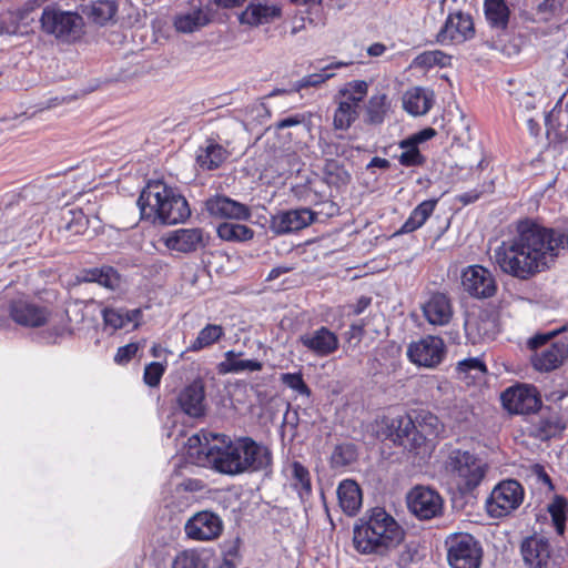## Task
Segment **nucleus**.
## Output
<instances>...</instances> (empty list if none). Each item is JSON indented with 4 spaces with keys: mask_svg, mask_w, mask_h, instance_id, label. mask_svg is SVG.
<instances>
[{
    "mask_svg": "<svg viewBox=\"0 0 568 568\" xmlns=\"http://www.w3.org/2000/svg\"><path fill=\"white\" fill-rule=\"evenodd\" d=\"M353 61H335L321 69L317 73L303 77L295 83V90L301 91L310 87H318L334 77V70L352 65Z\"/></svg>",
    "mask_w": 568,
    "mask_h": 568,
    "instance_id": "obj_38",
    "label": "nucleus"
},
{
    "mask_svg": "<svg viewBox=\"0 0 568 568\" xmlns=\"http://www.w3.org/2000/svg\"><path fill=\"white\" fill-rule=\"evenodd\" d=\"M409 511L420 520H429L443 513L442 496L429 487L416 486L407 495Z\"/></svg>",
    "mask_w": 568,
    "mask_h": 568,
    "instance_id": "obj_12",
    "label": "nucleus"
},
{
    "mask_svg": "<svg viewBox=\"0 0 568 568\" xmlns=\"http://www.w3.org/2000/svg\"><path fill=\"white\" fill-rule=\"evenodd\" d=\"M387 435L397 445L408 450H417L420 444H415L417 430L412 414L393 417L387 423Z\"/></svg>",
    "mask_w": 568,
    "mask_h": 568,
    "instance_id": "obj_23",
    "label": "nucleus"
},
{
    "mask_svg": "<svg viewBox=\"0 0 568 568\" xmlns=\"http://www.w3.org/2000/svg\"><path fill=\"white\" fill-rule=\"evenodd\" d=\"M138 206L141 217L152 223L178 224L191 215L185 197L162 181L146 184L140 193Z\"/></svg>",
    "mask_w": 568,
    "mask_h": 568,
    "instance_id": "obj_4",
    "label": "nucleus"
},
{
    "mask_svg": "<svg viewBox=\"0 0 568 568\" xmlns=\"http://www.w3.org/2000/svg\"><path fill=\"white\" fill-rule=\"evenodd\" d=\"M42 30L55 38L71 42L83 33V17L72 11H63L53 6H47L40 18Z\"/></svg>",
    "mask_w": 568,
    "mask_h": 568,
    "instance_id": "obj_6",
    "label": "nucleus"
},
{
    "mask_svg": "<svg viewBox=\"0 0 568 568\" xmlns=\"http://www.w3.org/2000/svg\"><path fill=\"white\" fill-rule=\"evenodd\" d=\"M306 116L302 113H295L286 118L280 119L274 123L276 130H284L286 128L295 126L305 123Z\"/></svg>",
    "mask_w": 568,
    "mask_h": 568,
    "instance_id": "obj_58",
    "label": "nucleus"
},
{
    "mask_svg": "<svg viewBox=\"0 0 568 568\" xmlns=\"http://www.w3.org/2000/svg\"><path fill=\"white\" fill-rule=\"evenodd\" d=\"M568 0H544L537 6V13L542 14L544 21H549L562 12Z\"/></svg>",
    "mask_w": 568,
    "mask_h": 568,
    "instance_id": "obj_54",
    "label": "nucleus"
},
{
    "mask_svg": "<svg viewBox=\"0 0 568 568\" xmlns=\"http://www.w3.org/2000/svg\"><path fill=\"white\" fill-rule=\"evenodd\" d=\"M524 497L525 490L518 480H501L487 498L486 510L491 518H503L519 508Z\"/></svg>",
    "mask_w": 568,
    "mask_h": 568,
    "instance_id": "obj_9",
    "label": "nucleus"
},
{
    "mask_svg": "<svg viewBox=\"0 0 568 568\" xmlns=\"http://www.w3.org/2000/svg\"><path fill=\"white\" fill-rule=\"evenodd\" d=\"M224 335V328L221 325L207 324L199 333L196 338L189 345V352H199L210 347Z\"/></svg>",
    "mask_w": 568,
    "mask_h": 568,
    "instance_id": "obj_43",
    "label": "nucleus"
},
{
    "mask_svg": "<svg viewBox=\"0 0 568 568\" xmlns=\"http://www.w3.org/2000/svg\"><path fill=\"white\" fill-rule=\"evenodd\" d=\"M567 507L568 503L566 498L561 496H556L554 500L548 505V513L550 514L555 530L559 536H562L566 530Z\"/></svg>",
    "mask_w": 568,
    "mask_h": 568,
    "instance_id": "obj_47",
    "label": "nucleus"
},
{
    "mask_svg": "<svg viewBox=\"0 0 568 568\" xmlns=\"http://www.w3.org/2000/svg\"><path fill=\"white\" fill-rule=\"evenodd\" d=\"M60 229L72 235L83 234L88 229V219L80 210H68L62 215Z\"/></svg>",
    "mask_w": 568,
    "mask_h": 568,
    "instance_id": "obj_45",
    "label": "nucleus"
},
{
    "mask_svg": "<svg viewBox=\"0 0 568 568\" xmlns=\"http://www.w3.org/2000/svg\"><path fill=\"white\" fill-rule=\"evenodd\" d=\"M458 199L459 202L467 205L477 201L479 199V193H477L476 191L465 192L460 194Z\"/></svg>",
    "mask_w": 568,
    "mask_h": 568,
    "instance_id": "obj_64",
    "label": "nucleus"
},
{
    "mask_svg": "<svg viewBox=\"0 0 568 568\" xmlns=\"http://www.w3.org/2000/svg\"><path fill=\"white\" fill-rule=\"evenodd\" d=\"M445 468L457 491L464 497H475L485 480L489 466L477 454L459 448L450 450Z\"/></svg>",
    "mask_w": 568,
    "mask_h": 568,
    "instance_id": "obj_5",
    "label": "nucleus"
},
{
    "mask_svg": "<svg viewBox=\"0 0 568 568\" xmlns=\"http://www.w3.org/2000/svg\"><path fill=\"white\" fill-rule=\"evenodd\" d=\"M446 354L444 341L438 336H425L409 344L407 356L418 366L434 368L438 366Z\"/></svg>",
    "mask_w": 568,
    "mask_h": 568,
    "instance_id": "obj_15",
    "label": "nucleus"
},
{
    "mask_svg": "<svg viewBox=\"0 0 568 568\" xmlns=\"http://www.w3.org/2000/svg\"><path fill=\"white\" fill-rule=\"evenodd\" d=\"M282 383L292 388L293 390L297 392L300 395L310 396L311 389L306 385V383L303 379V375L301 373H285L281 375Z\"/></svg>",
    "mask_w": 568,
    "mask_h": 568,
    "instance_id": "obj_55",
    "label": "nucleus"
},
{
    "mask_svg": "<svg viewBox=\"0 0 568 568\" xmlns=\"http://www.w3.org/2000/svg\"><path fill=\"white\" fill-rule=\"evenodd\" d=\"M292 268L287 266H276L272 268L266 277V281H274L281 275L288 273Z\"/></svg>",
    "mask_w": 568,
    "mask_h": 568,
    "instance_id": "obj_63",
    "label": "nucleus"
},
{
    "mask_svg": "<svg viewBox=\"0 0 568 568\" xmlns=\"http://www.w3.org/2000/svg\"><path fill=\"white\" fill-rule=\"evenodd\" d=\"M500 398L505 409L511 414H531L541 406V399L537 388L525 384L507 388L501 394Z\"/></svg>",
    "mask_w": 568,
    "mask_h": 568,
    "instance_id": "obj_14",
    "label": "nucleus"
},
{
    "mask_svg": "<svg viewBox=\"0 0 568 568\" xmlns=\"http://www.w3.org/2000/svg\"><path fill=\"white\" fill-rule=\"evenodd\" d=\"M412 417L417 430V439H413L415 444L425 445L430 437H437L443 430V424L436 415L427 410L413 412Z\"/></svg>",
    "mask_w": 568,
    "mask_h": 568,
    "instance_id": "obj_30",
    "label": "nucleus"
},
{
    "mask_svg": "<svg viewBox=\"0 0 568 568\" xmlns=\"http://www.w3.org/2000/svg\"><path fill=\"white\" fill-rule=\"evenodd\" d=\"M281 16V9L277 6H267L262 3H251L240 16L242 23L251 26L265 24Z\"/></svg>",
    "mask_w": 568,
    "mask_h": 568,
    "instance_id": "obj_33",
    "label": "nucleus"
},
{
    "mask_svg": "<svg viewBox=\"0 0 568 568\" xmlns=\"http://www.w3.org/2000/svg\"><path fill=\"white\" fill-rule=\"evenodd\" d=\"M357 459L355 445L346 443L337 445L331 456V464L334 468H343L352 465Z\"/></svg>",
    "mask_w": 568,
    "mask_h": 568,
    "instance_id": "obj_48",
    "label": "nucleus"
},
{
    "mask_svg": "<svg viewBox=\"0 0 568 568\" xmlns=\"http://www.w3.org/2000/svg\"><path fill=\"white\" fill-rule=\"evenodd\" d=\"M372 303V298L368 296H361L357 302L352 306L353 314H362Z\"/></svg>",
    "mask_w": 568,
    "mask_h": 568,
    "instance_id": "obj_61",
    "label": "nucleus"
},
{
    "mask_svg": "<svg viewBox=\"0 0 568 568\" xmlns=\"http://www.w3.org/2000/svg\"><path fill=\"white\" fill-rule=\"evenodd\" d=\"M186 446L194 464L229 476L268 470L272 465L270 448L251 437L232 440L226 435L201 430L189 437Z\"/></svg>",
    "mask_w": 568,
    "mask_h": 568,
    "instance_id": "obj_2",
    "label": "nucleus"
},
{
    "mask_svg": "<svg viewBox=\"0 0 568 568\" xmlns=\"http://www.w3.org/2000/svg\"><path fill=\"white\" fill-rule=\"evenodd\" d=\"M568 250V229L547 227L536 221H519L516 234L494 250V262L501 273L529 281L551 268Z\"/></svg>",
    "mask_w": 568,
    "mask_h": 568,
    "instance_id": "obj_1",
    "label": "nucleus"
},
{
    "mask_svg": "<svg viewBox=\"0 0 568 568\" xmlns=\"http://www.w3.org/2000/svg\"><path fill=\"white\" fill-rule=\"evenodd\" d=\"M165 372V366L159 362H152L144 368L143 381L150 387H155L160 384L161 378Z\"/></svg>",
    "mask_w": 568,
    "mask_h": 568,
    "instance_id": "obj_56",
    "label": "nucleus"
},
{
    "mask_svg": "<svg viewBox=\"0 0 568 568\" xmlns=\"http://www.w3.org/2000/svg\"><path fill=\"white\" fill-rule=\"evenodd\" d=\"M422 310L426 321L434 326L447 325L454 313L450 298L440 292L432 293Z\"/></svg>",
    "mask_w": 568,
    "mask_h": 568,
    "instance_id": "obj_25",
    "label": "nucleus"
},
{
    "mask_svg": "<svg viewBox=\"0 0 568 568\" xmlns=\"http://www.w3.org/2000/svg\"><path fill=\"white\" fill-rule=\"evenodd\" d=\"M475 37V26L470 14L462 11L449 13L436 40L442 45L464 43Z\"/></svg>",
    "mask_w": 568,
    "mask_h": 568,
    "instance_id": "obj_16",
    "label": "nucleus"
},
{
    "mask_svg": "<svg viewBox=\"0 0 568 568\" xmlns=\"http://www.w3.org/2000/svg\"><path fill=\"white\" fill-rule=\"evenodd\" d=\"M225 359L220 363V373L240 374L243 372H258L263 368V363L257 359H240L234 351H227L224 354Z\"/></svg>",
    "mask_w": 568,
    "mask_h": 568,
    "instance_id": "obj_37",
    "label": "nucleus"
},
{
    "mask_svg": "<svg viewBox=\"0 0 568 568\" xmlns=\"http://www.w3.org/2000/svg\"><path fill=\"white\" fill-rule=\"evenodd\" d=\"M211 20V6L202 4L200 0H192L187 10L182 11L174 17L173 24L179 32L192 33L207 26Z\"/></svg>",
    "mask_w": 568,
    "mask_h": 568,
    "instance_id": "obj_19",
    "label": "nucleus"
},
{
    "mask_svg": "<svg viewBox=\"0 0 568 568\" xmlns=\"http://www.w3.org/2000/svg\"><path fill=\"white\" fill-rule=\"evenodd\" d=\"M315 220V213L310 209H297L281 212L271 220V230L275 234H286L300 231Z\"/></svg>",
    "mask_w": 568,
    "mask_h": 568,
    "instance_id": "obj_22",
    "label": "nucleus"
},
{
    "mask_svg": "<svg viewBox=\"0 0 568 568\" xmlns=\"http://www.w3.org/2000/svg\"><path fill=\"white\" fill-rule=\"evenodd\" d=\"M172 568H205V564L195 550H184L173 560Z\"/></svg>",
    "mask_w": 568,
    "mask_h": 568,
    "instance_id": "obj_53",
    "label": "nucleus"
},
{
    "mask_svg": "<svg viewBox=\"0 0 568 568\" xmlns=\"http://www.w3.org/2000/svg\"><path fill=\"white\" fill-rule=\"evenodd\" d=\"M165 246L180 253H192L205 246L202 229H178L170 232L165 240Z\"/></svg>",
    "mask_w": 568,
    "mask_h": 568,
    "instance_id": "obj_24",
    "label": "nucleus"
},
{
    "mask_svg": "<svg viewBox=\"0 0 568 568\" xmlns=\"http://www.w3.org/2000/svg\"><path fill=\"white\" fill-rule=\"evenodd\" d=\"M399 148L404 150L398 158L403 166H422L425 164L426 158L419 152L417 145L407 140H403L399 143Z\"/></svg>",
    "mask_w": 568,
    "mask_h": 568,
    "instance_id": "obj_50",
    "label": "nucleus"
},
{
    "mask_svg": "<svg viewBox=\"0 0 568 568\" xmlns=\"http://www.w3.org/2000/svg\"><path fill=\"white\" fill-rule=\"evenodd\" d=\"M364 335V326L361 324H352L349 329L346 332L347 342L351 343L353 339L358 343Z\"/></svg>",
    "mask_w": 568,
    "mask_h": 568,
    "instance_id": "obj_60",
    "label": "nucleus"
},
{
    "mask_svg": "<svg viewBox=\"0 0 568 568\" xmlns=\"http://www.w3.org/2000/svg\"><path fill=\"white\" fill-rule=\"evenodd\" d=\"M487 373L486 364L478 357H469L458 362L456 366L457 377L466 384L479 383Z\"/></svg>",
    "mask_w": 568,
    "mask_h": 568,
    "instance_id": "obj_36",
    "label": "nucleus"
},
{
    "mask_svg": "<svg viewBox=\"0 0 568 568\" xmlns=\"http://www.w3.org/2000/svg\"><path fill=\"white\" fill-rule=\"evenodd\" d=\"M520 554L526 568H558L554 549L545 536L535 534L524 538Z\"/></svg>",
    "mask_w": 568,
    "mask_h": 568,
    "instance_id": "obj_10",
    "label": "nucleus"
},
{
    "mask_svg": "<svg viewBox=\"0 0 568 568\" xmlns=\"http://www.w3.org/2000/svg\"><path fill=\"white\" fill-rule=\"evenodd\" d=\"M484 14L498 37L508 34L511 11L506 0H484Z\"/></svg>",
    "mask_w": 568,
    "mask_h": 568,
    "instance_id": "obj_27",
    "label": "nucleus"
},
{
    "mask_svg": "<svg viewBox=\"0 0 568 568\" xmlns=\"http://www.w3.org/2000/svg\"><path fill=\"white\" fill-rule=\"evenodd\" d=\"M368 93V83L364 80H353L339 89L341 101L348 102L351 105L359 108L361 103Z\"/></svg>",
    "mask_w": 568,
    "mask_h": 568,
    "instance_id": "obj_42",
    "label": "nucleus"
},
{
    "mask_svg": "<svg viewBox=\"0 0 568 568\" xmlns=\"http://www.w3.org/2000/svg\"><path fill=\"white\" fill-rule=\"evenodd\" d=\"M405 539V531L384 508L368 510L353 529V545L361 555L387 557Z\"/></svg>",
    "mask_w": 568,
    "mask_h": 568,
    "instance_id": "obj_3",
    "label": "nucleus"
},
{
    "mask_svg": "<svg viewBox=\"0 0 568 568\" xmlns=\"http://www.w3.org/2000/svg\"><path fill=\"white\" fill-rule=\"evenodd\" d=\"M138 351H139L138 343H129L124 346H121L118 348V351L114 355V362L118 365H125L135 356Z\"/></svg>",
    "mask_w": 568,
    "mask_h": 568,
    "instance_id": "obj_57",
    "label": "nucleus"
},
{
    "mask_svg": "<svg viewBox=\"0 0 568 568\" xmlns=\"http://www.w3.org/2000/svg\"><path fill=\"white\" fill-rule=\"evenodd\" d=\"M80 280L88 283H98L110 290L116 288L120 284V275L112 266L83 270Z\"/></svg>",
    "mask_w": 568,
    "mask_h": 568,
    "instance_id": "obj_35",
    "label": "nucleus"
},
{
    "mask_svg": "<svg viewBox=\"0 0 568 568\" xmlns=\"http://www.w3.org/2000/svg\"><path fill=\"white\" fill-rule=\"evenodd\" d=\"M388 110V98L385 93L373 94L365 106V122L382 124Z\"/></svg>",
    "mask_w": 568,
    "mask_h": 568,
    "instance_id": "obj_39",
    "label": "nucleus"
},
{
    "mask_svg": "<svg viewBox=\"0 0 568 568\" xmlns=\"http://www.w3.org/2000/svg\"><path fill=\"white\" fill-rule=\"evenodd\" d=\"M434 104V92L429 89L415 87L406 91L403 106L412 115L426 114Z\"/></svg>",
    "mask_w": 568,
    "mask_h": 568,
    "instance_id": "obj_29",
    "label": "nucleus"
},
{
    "mask_svg": "<svg viewBox=\"0 0 568 568\" xmlns=\"http://www.w3.org/2000/svg\"><path fill=\"white\" fill-rule=\"evenodd\" d=\"M565 429V425L556 414L540 416L534 424V434L540 440H548L556 437Z\"/></svg>",
    "mask_w": 568,
    "mask_h": 568,
    "instance_id": "obj_40",
    "label": "nucleus"
},
{
    "mask_svg": "<svg viewBox=\"0 0 568 568\" xmlns=\"http://www.w3.org/2000/svg\"><path fill=\"white\" fill-rule=\"evenodd\" d=\"M8 314L16 324L23 327L43 326L50 316L45 306L24 295L14 297L9 302Z\"/></svg>",
    "mask_w": 568,
    "mask_h": 568,
    "instance_id": "obj_11",
    "label": "nucleus"
},
{
    "mask_svg": "<svg viewBox=\"0 0 568 568\" xmlns=\"http://www.w3.org/2000/svg\"><path fill=\"white\" fill-rule=\"evenodd\" d=\"M387 50V47L381 42L373 43L367 48V54L369 57H381Z\"/></svg>",
    "mask_w": 568,
    "mask_h": 568,
    "instance_id": "obj_62",
    "label": "nucleus"
},
{
    "mask_svg": "<svg viewBox=\"0 0 568 568\" xmlns=\"http://www.w3.org/2000/svg\"><path fill=\"white\" fill-rule=\"evenodd\" d=\"M435 135H436L435 129L426 128V129H423V130L418 131L417 133L413 134L412 136H409L406 140L418 146V144L430 140Z\"/></svg>",
    "mask_w": 568,
    "mask_h": 568,
    "instance_id": "obj_59",
    "label": "nucleus"
},
{
    "mask_svg": "<svg viewBox=\"0 0 568 568\" xmlns=\"http://www.w3.org/2000/svg\"><path fill=\"white\" fill-rule=\"evenodd\" d=\"M298 342L317 357H327L339 347L337 335L326 326H321L302 334L298 337Z\"/></svg>",
    "mask_w": 568,
    "mask_h": 568,
    "instance_id": "obj_18",
    "label": "nucleus"
},
{
    "mask_svg": "<svg viewBox=\"0 0 568 568\" xmlns=\"http://www.w3.org/2000/svg\"><path fill=\"white\" fill-rule=\"evenodd\" d=\"M230 156L229 150L214 138H207L196 151L195 163L202 171H214Z\"/></svg>",
    "mask_w": 568,
    "mask_h": 568,
    "instance_id": "obj_26",
    "label": "nucleus"
},
{
    "mask_svg": "<svg viewBox=\"0 0 568 568\" xmlns=\"http://www.w3.org/2000/svg\"><path fill=\"white\" fill-rule=\"evenodd\" d=\"M217 236L227 242H246L253 239L254 231L243 224L223 222L217 229Z\"/></svg>",
    "mask_w": 568,
    "mask_h": 568,
    "instance_id": "obj_41",
    "label": "nucleus"
},
{
    "mask_svg": "<svg viewBox=\"0 0 568 568\" xmlns=\"http://www.w3.org/2000/svg\"><path fill=\"white\" fill-rule=\"evenodd\" d=\"M24 13L20 10H8L0 13V34H17Z\"/></svg>",
    "mask_w": 568,
    "mask_h": 568,
    "instance_id": "obj_51",
    "label": "nucleus"
},
{
    "mask_svg": "<svg viewBox=\"0 0 568 568\" xmlns=\"http://www.w3.org/2000/svg\"><path fill=\"white\" fill-rule=\"evenodd\" d=\"M462 286L471 297L484 300L497 292L495 275L481 265H469L462 273Z\"/></svg>",
    "mask_w": 568,
    "mask_h": 568,
    "instance_id": "obj_13",
    "label": "nucleus"
},
{
    "mask_svg": "<svg viewBox=\"0 0 568 568\" xmlns=\"http://www.w3.org/2000/svg\"><path fill=\"white\" fill-rule=\"evenodd\" d=\"M222 530V519L211 511H200L185 524L186 536L194 540L209 541L216 539Z\"/></svg>",
    "mask_w": 568,
    "mask_h": 568,
    "instance_id": "obj_17",
    "label": "nucleus"
},
{
    "mask_svg": "<svg viewBox=\"0 0 568 568\" xmlns=\"http://www.w3.org/2000/svg\"><path fill=\"white\" fill-rule=\"evenodd\" d=\"M450 568H480L484 550L479 540L470 534L449 535L445 540Z\"/></svg>",
    "mask_w": 568,
    "mask_h": 568,
    "instance_id": "obj_7",
    "label": "nucleus"
},
{
    "mask_svg": "<svg viewBox=\"0 0 568 568\" xmlns=\"http://www.w3.org/2000/svg\"><path fill=\"white\" fill-rule=\"evenodd\" d=\"M438 199L425 200L419 203L409 214L396 234H408L420 229L436 209Z\"/></svg>",
    "mask_w": 568,
    "mask_h": 568,
    "instance_id": "obj_34",
    "label": "nucleus"
},
{
    "mask_svg": "<svg viewBox=\"0 0 568 568\" xmlns=\"http://www.w3.org/2000/svg\"><path fill=\"white\" fill-rule=\"evenodd\" d=\"M555 331L548 335H536L529 339V347L535 351L531 363L540 372H550L560 366L568 357V339L561 338L550 344L547 342L558 333Z\"/></svg>",
    "mask_w": 568,
    "mask_h": 568,
    "instance_id": "obj_8",
    "label": "nucleus"
},
{
    "mask_svg": "<svg viewBox=\"0 0 568 568\" xmlns=\"http://www.w3.org/2000/svg\"><path fill=\"white\" fill-rule=\"evenodd\" d=\"M359 108L351 105L348 102L339 101L334 112L333 125L336 130H347L357 120Z\"/></svg>",
    "mask_w": 568,
    "mask_h": 568,
    "instance_id": "obj_46",
    "label": "nucleus"
},
{
    "mask_svg": "<svg viewBox=\"0 0 568 568\" xmlns=\"http://www.w3.org/2000/svg\"><path fill=\"white\" fill-rule=\"evenodd\" d=\"M101 314L105 327L112 331L126 328L130 324H132V329H135L139 327L142 317L141 308L126 310L104 307Z\"/></svg>",
    "mask_w": 568,
    "mask_h": 568,
    "instance_id": "obj_28",
    "label": "nucleus"
},
{
    "mask_svg": "<svg viewBox=\"0 0 568 568\" xmlns=\"http://www.w3.org/2000/svg\"><path fill=\"white\" fill-rule=\"evenodd\" d=\"M452 57L440 50H430L419 53L412 62V67L429 70L434 67L450 65Z\"/></svg>",
    "mask_w": 568,
    "mask_h": 568,
    "instance_id": "obj_44",
    "label": "nucleus"
},
{
    "mask_svg": "<svg viewBox=\"0 0 568 568\" xmlns=\"http://www.w3.org/2000/svg\"><path fill=\"white\" fill-rule=\"evenodd\" d=\"M292 477L294 487L298 490L300 497L308 496L312 493L310 471L300 462L292 463Z\"/></svg>",
    "mask_w": 568,
    "mask_h": 568,
    "instance_id": "obj_49",
    "label": "nucleus"
},
{
    "mask_svg": "<svg viewBox=\"0 0 568 568\" xmlns=\"http://www.w3.org/2000/svg\"><path fill=\"white\" fill-rule=\"evenodd\" d=\"M179 408L189 417L200 418L205 415V387L201 379H195L183 387L176 397Z\"/></svg>",
    "mask_w": 568,
    "mask_h": 568,
    "instance_id": "obj_20",
    "label": "nucleus"
},
{
    "mask_svg": "<svg viewBox=\"0 0 568 568\" xmlns=\"http://www.w3.org/2000/svg\"><path fill=\"white\" fill-rule=\"evenodd\" d=\"M337 498L342 510L347 516H355L362 506V490L352 479H344L337 487Z\"/></svg>",
    "mask_w": 568,
    "mask_h": 568,
    "instance_id": "obj_31",
    "label": "nucleus"
},
{
    "mask_svg": "<svg viewBox=\"0 0 568 568\" xmlns=\"http://www.w3.org/2000/svg\"><path fill=\"white\" fill-rule=\"evenodd\" d=\"M494 322L489 318H471L465 324L467 334L470 336L476 332L481 339H491L494 337Z\"/></svg>",
    "mask_w": 568,
    "mask_h": 568,
    "instance_id": "obj_52",
    "label": "nucleus"
},
{
    "mask_svg": "<svg viewBox=\"0 0 568 568\" xmlns=\"http://www.w3.org/2000/svg\"><path fill=\"white\" fill-rule=\"evenodd\" d=\"M205 210L215 219H233L246 221L251 217L247 205L226 195H214L205 201Z\"/></svg>",
    "mask_w": 568,
    "mask_h": 568,
    "instance_id": "obj_21",
    "label": "nucleus"
},
{
    "mask_svg": "<svg viewBox=\"0 0 568 568\" xmlns=\"http://www.w3.org/2000/svg\"><path fill=\"white\" fill-rule=\"evenodd\" d=\"M116 12L118 4L113 0H94L82 7V14L98 26H105L112 21Z\"/></svg>",
    "mask_w": 568,
    "mask_h": 568,
    "instance_id": "obj_32",
    "label": "nucleus"
}]
</instances>
